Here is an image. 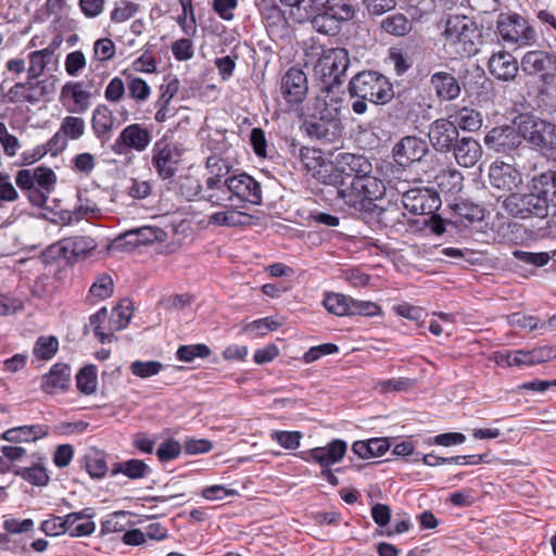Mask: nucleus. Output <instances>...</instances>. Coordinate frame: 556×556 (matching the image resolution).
I'll use <instances>...</instances> for the list:
<instances>
[{"label": "nucleus", "mask_w": 556, "mask_h": 556, "mask_svg": "<svg viewBox=\"0 0 556 556\" xmlns=\"http://www.w3.org/2000/svg\"><path fill=\"white\" fill-rule=\"evenodd\" d=\"M15 184L33 205L42 207L54 189L56 175L46 166L23 168L16 173Z\"/></svg>", "instance_id": "nucleus-1"}, {"label": "nucleus", "mask_w": 556, "mask_h": 556, "mask_svg": "<svg viewBox=\"0 0 556 556\" xmlns=\"http://www.w3.org/2000/svg\"><path fill=\"white\" fill-rule=\"evenodd\" d=\"M386 193L384 182L371 174L353 178L345 188L340 190V199L355 212L372 210L374 202Z\"/></svg>", "instance_id": "nucleus-2"}, {"label": "nucleus", "mask_w": 556, "mask_h": 556, "mask_svg": "<svg viewBox=\"0 0 556 556\" xmlns=\"http://www.w3.org/2000/svg\"><path fill=\"white\" fill-rule=\"evenodd\" d=\"M350 66V55L344 48L321 49L318 59L314 64V76L319 79L324 87L323 91L331 92L334 87L342 84V78Z\"/></svg>", "instance_id": "nucleus-3"}, {"label": "nucleus", "mask_w": 556, "mask_h": 556, "mask_svg": "<svg viewBox=\"0 0 556 556\" xmlns=\"http://www.w3.org/2000/svg\"><path fill=\"white\" fill-rule=\"evenodd\" d=\"M445 42L460 56H470L478 52L481 33L467 16H450L443 33Z\"/></svg>", "instance_id": "nucleus-4"}, {"label": "nucleus", "mask_w": 556, "mask_h": 556, "mask_svg": "<svg viewBox=\"0 0 556 556\" xmlns=\"http://www.w3.org/2000/svg\"><path fill=\"white\" fill-rule=\"evenodd\" d=\"M349 91L352 97L367 99L374 104H386L394 97L389 79L374 71H364L353 76Z\"/></svg>", "instance_id": "nucleus-5"}, {"label": "nucleus", "mask_w": 556, "mask_h": 556, "mask_svg": "<svg viewBox=\"0 0 556 556\" xmlns=\"http://www.w3.org/2000/svg\"><path fill=\"white\" fill-rule=\"evenodd\" d=\"M316 109L319 115H313L306 121V134L312 139L326 143L337 141L342 134V124L338 117V109H329L326 99L320 100L319 98L316 100Z\"/></svg>", "instance_id": "nucleus-6"}, {"label": "nucleus", "mask_w": 556, "mask_h": 556, "mask_svg": "<svg viewBox=\"0 0 556 556\" xmlns=\"http://www.w3.org/2000/svg\"><path fill=\"white\" fill-rule=\"evenodd\" d=\"M236 207H245L247 204L262 203V187L252 176L240 173L226 178Z\"/></svg>", "instance_id": "nucleus-7"}, {"label": "nucleus", "mask_w": 556, "mask_h": 556, "mask_svg": "<svg viewBox=\"0 0 556 556\" xmlns=\"http://www.w3.org/2000/svg\"><path fill=\"white\" fill-rule=\"evenodd\" d=\"M151 153V163L157 176L162 180L173 178L181 161L180 149L175 143L162 138L153 144Z\"/></svg>", "instance_id": "nucleus-8"}, {"label": "nucleus", "mask_w": 556, "mask_h": 556, "mask_svg": "<svg viewBox=\"0 0 556 556\" xmlns=\"http://www.w3.org/2000/svg\"><path fill=\"white\" fill-rule=\"evenodd\" d=\"M543 201L531 187L529 193H510L503 201V207L513 217L518 218H545L548 214L542 205Z\"/></svg>", "instance_id": "nucleus-9"}, {"label": "nucleus", "mask_w": 556, "mask_h": 556, "mask_svg": "<svg viewBox=\"0 0 556 556\" xmlns=\"http://www.w3.org/2000/svg\"><path fill=\"white\" fill-rule=\"evenodd\" d=\"M496 27L504 41L521 46L535 41V31L526 20L517 14H501Z\"/></svg>", "instance_id": "nucleus-10"}, {"label": "nucleus", "mask_w": 556, "mask_h": 556, "mask_svg": "<svg viewBox=\"0 0 556 556\" xmlns=\"http://www.w3.org/2000/svg\"><path fill=\"white\" fill-rule=\"evenodd\" d=\"M152 142V130L141 124H130L126 126L112 144V150L116 154H126L129 151L141 153L148 149Z\"/></svg>", "instance_id": "nucleus-11"}, {"label": "nucleus", "mask_w": 556, "mask_h": 556, "mask_svg": "<svg viewBox=\"0 0 556 556\" xmlns=\"http://www.w3.org/2000/svg\"><path fill=\"white\" fill-rule=\"evenodd\" d=\"M402 204L414 215H432L441 206V199L432 189L416 187L403 192Z\"/></svg>", "instance_id": "nucleus-12"}, {"label": "nucleus", "mask_w": 556, "mask_h": 556, "mask_svg": "<svg viewBox=\"0 0 556 556\" xmlns=\"http://www.w3.org/2000/svg\"><path fill=\"white\" fill-rule=\"evenodd\" d=\"M523 139L532 144L547 149H556V125L543 119L527 118L520 125Z\"/></svg>", "instance_id": "nucleus-13"}, {"label": "nucleus", "mask_w": 556, "mask_h": 556, "mask_svg": "<svg viewBox=\"0 0 556 556\" xmlns=\"http://www.w3.org/2000/svg\"><path fill=\"white\" fill-rule=\"evenodd\" d=\"M293 12V22L302 24L309 21L313 28L320 34L334 36L340 31V22L325 9L315 10L311 5H304V9Z\"/></svg>", "instance_id": "nucleus-14"}, {"label": "nucleus", "mask_w": 556, "mask_h": 556, "mask_svg": "<svg viewBox=\"0 0 556 556\" xmlns=\"http://www.w3.org/2000/svg\"><path fill=\"white\" fill-rule=\"evenodd\" d=\"M308 81L306 74L298 67L289 68L280 79V93L291 105L300 104L306 98Z\"/></svg>", "instance_id": "nucleus-15"}, {"label": "nucleus", "mask_w": 556, "mask_h": 556, "mask_svg": "<svg viewBox=\"0 0 556 556\" xmlns=\"http://www.w3.org/2000/svg\"><path fill=\"white\" fill-rule=\"evenodd\" d=\"M521 70L528 75H540L545 81L556 78V55L542 50L528 51L521 59Z\"/></svg>", "instance_id": "nucleus-16"}, {"label": "nucleus", "mask_w": 556, "mask_h": 556, "mask_svg": "<svg viewBox=\"0 0 556 556\" xmlns=\"http://www.w3.org/2000/svg\"><path fill=\"white\" fill-rule=\"evenodd\" d=\"M429 148L426 140L416 136L402 138L392 149L394 161L403 167L420 162L428 153Z\"/></svg>", "instance_id": "nucleus-17"}, {"label": "nucleus", "mask_w": 556, "mask_h": 556, "mask_svg": "<svg viewBox=\"0 0 556 556\" xmlns=\"http://www.w3.org/2000/svg\"><path fill=\"white\" fill-rule=\"evenodd\" d=\"M428 137L432 148L438 152H450L459 132L451 118H438L430 124Z\"/></svg>", "instance_id": "nucleus-18"}, {"label": "nucleus", "mask_w": 556, "mask_h": 556, "mask_svg": "<svg viewBox=\"0 0 556 556\" xmlns=\"http://www.w3.org/2000/svg\"><path fill=\"white\" fill-rule=\"evenodd\" d=\"M522 132L510 126L494 127L485 136L484 142L489 149L498 153H507L522 143Z\"/></svg>", "instance_id": "nucleus-19"}, {"label": "nucleus", "mask_w": 556, "mask_h": 556, "mask_svg": "<svg viewBox=\"0 0 556 556\" xmlns=\"http://www.w3.org/2000/svg\"><path fill=\"white\" fill-rule=\"evenodd\" d=\"M94 517V509L87 507L79 511L70 513L62 518L66 527V533L71 538H83L90 536L96 531V523L92 521Z\"/></svg>", "instance_id": "nucleus-20"}, {"label": "nucleus", "mask_w": 556, "mask_h": 556, "mask_svg": "<svg viewBox=\"0 0 556 556\" xmlns=\"http://www.w3.org/2000/svg\"><path fill=\"white\" fill-rule=\"evenodd\" d=\"M490 185L502 191H513L521 181V174L507 163H493L489 169Z\"/></svg>", "instance_id": "nucleus-21"}, {"label": "nucleus", "mask_w": 556, "mask_h": 556, "mask_svg": "<svg viewBox=\"0 0 556 556\" xmlns=\"http://www.w3.org/2000/svg\"><path fill=\"white\" fill-rule=\"evenodd\" d=\"M377 211L378 223L384 227L394 230L395 232L407 231L414 222L406 216L402 207L396 203H389L384 207L374 205Z\"/></svg>", "instance_id": "nucleus-22"}, {"label": "nucleus", "mask_w": 556, "mask_h": 556, "mask_svg": "<svg viewBox=\"0 0 556 556\" xmlns=\"http://www.w3.org/2000/svg\"><path fill=\"white\" fill-rule=\"evenodd\" d=\"M96 247L97 243L92 238L79 236L63 239L53 249L58 250L60 256L71 262L78 257H86Z\"/></svg>", "instance_id": "nucleus-23"}, {"label": "nucleus", "mask_w": 556, "mask_h": 556, "mask_svg": "<svg viewBox=\"0 0 556 556\" xmlns=\"http://www.w3.org/2000/svg\"><path fill=\"white\" fill-rule=\"evenodd\" d=\"M348 450V444L341 439H334L325 446L312 448L309 459L319 464L323 468L330 467L343 459ZM308 460V458H306Z\"/></svg>", "instance_id": "nucleus-24"}, {"label": "nucleus", "mask_w": 556, "mask_h": 556, "mask_svg": "<svg viewBox=\"0 0 556 556\" xmlns=\"http://www.w3.org/2000/svg\"><path fill=\"white\" fill-rule=\"evenodd\" d=\"M337 161L345 181L348 178H358L372 173V164L365 155L340 153Z\"/></svg>", "instance_id": "nucleus-25"}, {"label": "nucleus", "mask_w": 556, "mask_h": 556, "mask_svg": "<svg viewBox=\"0 0 556 556\" xmlns=\"http://www.w3.org/2000/svg\"><path fill=\"white\" fill-rule=\"evenodd\" d=\"M531 187L543 201L542 205L547 213L551 206H556V170H547L533 176Z\"/></svg>", "instance_id": "nucleus-26"}, {"label": "nucleus", "mask_w": 556, "mask_h": 556, "mask_svg": "<svg viewBox=\"0 0 556 556\" xmlns=\"http://www.w3.org/2000/svg\"><path fill=\"white\" fill-rule=\"evenodd\" d=\"M451 151L457 164L467 168L475 166L482 156L481 144L472 137L458 139Z\"/></svg>", "instance_id": "nucleus-27"}, {"label": "nucleus", "mask_w": 556, "mask_h": 556, "mask_svg": "<svg viewBox=\"0 0 556 556\" xmlns=\"http://www.w3.org/2000/svg\"><path fill=\"white\" fill-rule=\"evenodd\" d=\"M91 92L85 88L84 81H70L66 83L61 89V101L65 105V100L70 99L73 106L67 108L70 112L83 113L87 111L90 105Z\"/></svg>", "instance_id": "nucleus-28"}, {"label": "nucleus", "mask_w": 556, "mask_h": 556, "mask_svg": "<svg viewBox=\"0 0 556 556\" xmlns=\"http://www.w3.org/2000/svg\"><path fill=\"white\" fill-rule=\"evenodd\" d=\"M490 73L502 80L514 79L518 73L517 60L506 51L494 53L489 60Z\"/></svg>", "instance_id": "nucleus-29"}, {"label": "nucleus", "mask_w": 556, "mask_h": 556, "mask_svg": "<svg viewBox=\"0 0 556 556\" xmlns=\"http://www.w3.org/2000/svg\"><path fill=\"white\" fill-rule=\"evenodd\" d=\"M430 83L435 96L442 101L454 100L460 94V86L451 73L437 72L431 76Z\"/></svg>", "instance_id": "nucleus-30"}, {"label": "nucleus", "mask_w": 556, "mask_h": 556, "mask_svg": "<svg viewBox=\"0 0 556 556\" xmlns=\"http://www.w3.org/2000/svg\"><path fill=\"white\" fill-rule=\"evenodd\" d=\"M314 168V177L317 179V181L324 185L336 187L337 197L340 199L341 188H345L349 184H346V181L344 180V177L341 173V168H339L338 161L336 160L334 163L317 162V165H315Z\"/></svg>", "instance_id": "nucleus-31"}, {"label": "nucleus", "mask_w": 556, "mask_h": 556, "mask_svg": "<svg viewBox=\"0 0 556 556\" xmlns=\"http://www.w3.org/2000/svg\"><path fill=\"white\" fill-rule=\"evenodd\" d=\"M115 116L106 104H98L91 117V128L98 139H108L115 127Z\"/></svg>", "instance_id": "nucleus-32"}, {"label": "nucleus", "mask_w": 556, "mask_h": 556, "mask_svg": "<svg viewBox=\"0 0 556 556\" xmlns=\"http://www.w3.org/2000/svg\"><path fill=\"white\" fill-rule=\"evenodd\" d=\"M71 380V368L66 364H54L50 371L42 377L41 388L46 393L53 394L65 390Z\"/></svg>", "instance_id": "nucleus-33"}, {"label": "nucleus", "mask_w": 556, "mask_h": 556, "mask_svg": "<svg viewBox=\"0 0 556 556\" xmlns=\"http://www.w3.org/2000/svg\"><path fill=\"white\" fill-rule=\"evenodd\" d=\"M224 211L215 212L207 218L208 225L219 227H240L249 224L251 215L239 211L240 207H224Z\"/></svg>", "instance_id": "nucleus-34"}, {"label": "nucleus", "mask_w": 556, "mask_h": 556, "mask_svg": "<svg viewBox=\"0 0 556 556\" xmlns=\"http://www.w3.org/2000/svg\"><path fill=\"white\" fill-rule=\"evenodd\" d=\"M59 43L53 41L47 48L33 51L29 53V65L27 67V76L30 79L39 78L45 70L48 67L50 63L54 60V52Z\"/></svg>", "instance_id": "nucleus-35"}, {"label": "nucleus", "mask_w": 556, "mask_h": 556, "mask_svg": "<svg viewBox=\"0 0 556 556\" xmlns=\"http://www.w3.org/2000/svg\"><path fill=\"white\" fill-rule=\"evenodd\" d=\"M49 433L46 425H30L11 428L3 432L2 439L9 442H35Z\"/></svg>", "instance_id": "nucleus-36"}, {"label": "nucleus", "mask_w": 556, "mask_h": 556, "mask_svg": "<svg viewBox=\"0 0 556 556\" xmlns=\"http://www.w3.org/2000/svg\"><path fill=\"white\" fill-rule=\"evenodd\" d=\"M4 99L9 103H38V97L36 93V87H34V79L28 76L25 81L16 83L12 86L4 94Z\"/></svg>", "instance_id": "nucleus-37"}, {"label": "nucleus", "mask_w": 556, "mask_h": 556, "mask_svg": "<svg viewBox=\"0 0 556 556\" xmlns=\"http://www.w3.org/2000/svg\"><path fill=\"white\" fill-rule=\"evenodd\" d=\"M454 125L463 130L476 131L482 125V116L479 111L463 106L448 116Z\"/></svg>", "instance_id": "nucleus-38"}, {"label": "nucleus", "mask_w": 556, "mask_h": 556, "mask_svg": "<svg viewBox=\"0 0 556 556\" xmlns=\"http://www.w3.org/2000/svg\"><path fill=\"white\" fill-rule=\"evenodd\" d=\"M390 445L386 438H374L367 441H356L352 445V451L361 458H371L384 455Z\"/></svg>", "instance_id": "nucleus-39"}, {"label": "nucleus", "mask_w": 556, "mask_h": 556, "mask_svg": "<svg viewBox=\"0 0 556 556\" xmlns=\"http://www.w3.org/2000/svg\"><path fill=\"white\" fill-rule=\"evenodd\" d=\"M225 182L226 179L220 182H215L212 186L205 185L202 199L213 206H235L232 197H230L229 187H226Z\"/></svg>", "instance_id": "nucleus-40"}, {"label": "nucleus", "mask_w": 556, "mask_h": 556, "mask_svg": "<svg viewBox=\"0 0 556 556\" xmlns=\"http://www.w3.org/2000/svg\"><path fill=\"white\" fill-rule=\"evenodd\" d=\"M208 176L205 179V185L212 186L215 182L224 181L229 177L231 164L228 160L218 155H211L206 159L205 163Z\"/></svg>", "instance_id": "nucleus-41"}, {"label": "nucleus", "mask_w": 556, "mask_h": 556, "mask_svg": "<svg viewBox=\"0 0 556 556\" xmlns=\"http://www.w3.org/2000/svg\"><path fill=\"white\" fill-rule=\"evenodd\" d=\"M122 75L126 78L128 94L137 102H146L151 94V88L148 83L137 76H134L130 70H124Z\"/></svg>", "instance_id": "nucleus-42"}, {"label": "nucleus", "mask_w": 556, "mask_h": 556, "mask_svg": "<svg viewBox=\"0 0 556 556\" xmlns=\"http://www.w3.org/2000/svg\"><path fill=\"white\" fill-rule=\"evenodd\" d=\"M380 27L387 34L401 37L405 36L412 30V22L402 13H395L384 17Z\"/></svg>", "instance_id": "nucleus-43"}, {"label": "nucleus", "mask_w": 556, "mask_h": 556, "mask_svg": "<svg viewBox=\"0 0 556 556\" xmlns=\"http://www.w3.org/2000/svg\"><path fill=\"white\" fill-rule=\"evenodd\" d=\"M150 471L149 466L140 459H129L116 463L112 468V475L123 473L129 479H141Z\"/></svg>", "instance_id": "nucleus-44"}, {"label": "nucleus", "mask_w": 556, "mask_h": 556, "mask_svg": "<svg viewBox=\"0 0 556 556\" xmlns=\"http://www.w3.org/2000/svg\"><path fill=\"white\" fill-rule=\"evenodd\" d=\"M140 11V4L130 0H118L110 13L112 24H122L131 20Z\"/></svg>", "instance_id": "nucleus-45"}, {"label": "nucleus", "mask_w": 556, "mask_h": 556, "mask_svg": "<svg viewBox=\"0 0 556 556\" xmlns=\"http://www.w3.org/2000/svg\"><path fill=\"white\" fill-rule=\"evenodd\" d=\"M98 377L97 367L88 365L83 367L76 375V387L85 395H91L97 391Z\"/></svg>", "instance_id": "nucleus-46"}, {"label": "nucleus", "mask_w": 556, "mask_h": 556, "mask_svg": "<svg viewBox=\"0 0 556 556\" xmlns=\"http://www.w3.org/2000/svg\"><path fill=\"white\" fill-rule=\"evenodd\" d=\"M15 475L37 486H45L50 481L47 469L40 464L30 467H20L15 470Z\"/></svg>", "instance_id": "nucleus-47"}, {"label": "nucleus", "mask_w": 556, "mask_h": 556, "mask_svg": "<svg viewBox=\"0 0 556 556\" xmlns=\"http://www.w3.org/2000/svg\"><path fill=\"white\" fill-rule=\"evenodd\" d=\"M438 186L443 192L458 193L463 189L464 177L457 169H448L437 176Z\"/></svg>", "instance_id": "nucleus-48"}, {"label": "nucleus", "mask_w": 556, "mask_h": 556, "mask_svg": "<svg viewBox=\"0 0 556 556\" xmlns=\"http://www.w3.org/2000/svg\"><path fill=\"white\" fill-rule=\"evenodd\" d=\"M129 513L119 510L114 511L105 517V519L101 523V532L102 534L123 532L129 525Z\"/></svg>", "instance_id": "nucleus-49"}, {"label": "nucleus", "mask_w": 556, "mask_h": 556, "mask_svg": "<svg viewBox=\"0 0 556 556\" xmlns=\"http://www.w3.org/2000/svg\"><path fill=\"white\" fill-rule=\"evenodd\" d=\"M177 189L180 195L188 201L193 200L204 190L200 179L191 174L179 176L177 180Z\"/></svg>", "instance_id": "nucleus-50"}, {"label": "nucleus", "mask_w": 556, "mask_h": 556, "mask_svg": "<svg viewBox=\"0 0 556 556\" xmlns=\"http://www.w3.org/2000/svg\"><path fill=\"white\" fill-rule=\"evenodd\" d=\"M325 308L337 316L350 315V296L341 293H329L324 299Z\"/></svg>", "instance_id": "nucleus-51"}, {"label": "nucleus", "mask_w": 556, "mask_h": 556, "mask_svg": "<svg viewBox=\"0 0 556 556\" xmlns=\"http://www.w3.org/2000/svg\"><path fill=\"white\" fill-rule=\"evenodd\" d=\"M330 15L334 16L340 23L350 21L355 15V8L350 0H329L325 5Z\"/></svg>", "instance_id": "nucleus-52"}, {"label": "nucleus", "mask_w": 556, "mask_h": 556, "mask_svg": "<svg viewBox=\"0 0 556 556\" xmlns=\"http://www.w3.org/2000/svg\"><path fill=\"white\" fill-rule=\"evenodd\" d=\"M86 125L81 117L66 116L62 119L60 131L71 140H78L85 134Z\"/></svg>", "instance_id": "nucleus-53"}, {"label": "nucleus", "mask_w": 556, "mask_h": 556, "mask_svg": "<svg viewBox=\"0 0 556 556\" xmlns=\"http://www.w3.org/2000/svg\"><path fill=\"white\" fill-rule=\"evenodd\" d=\"M114 283L111 276L100 275L89 289V294L96 300H105L113 294Z\"/></svg>", "instance_id": "nucleus-54"}, {"label": "nucleus", "mask_w": 556, "mask_h": 556, "mask_svg": "<svg viewBox=\"0 0 556 556\" xmlns=\"http://www.w3.org/2000/svg\"><path fill=\"white\" fill-rule=\"evenodd\" d=\"M59 348V341L55 337H39L34 346V354L40 359H50L54 356Z\"/></svg>", "instance_id": "nucleus-55"}, {"label": "nucleus", "mask_w": 556, "mask_h": 556, "mask_svg": "<svg viewBox=\"0 0 556 556\" xmlns=\"http://www.w3.org/2000/svg\"><path fill=\"white\" fill-rule=\"evenodd\" d=\"M163 367V364L159 361H135L129 368L134 376L147 379L157 375Z\"/></svg>", "instance_id": "nucleus-56"}, {"label": "nucleus", "mask_w": 556, "mask_h": 556, "mask_svg": "<svg viewBox=\"0 0 556 556\" xmlns=\"http://www.w3.org/2000/svg\"><path fill=\"white\" fill-rule=\"evenodd\" d=\"M85 468L92 478H102L108 472V465L104 456L99 452H92L85 457Z\"/></svg>", "instance_id": "nucleus-57"}, {"label": "nucleus", "mask_w": 556, "mask_h": 556, "mask_svg": "<svg viewBox=\"0 0 556 556\" xmlns=\"http://www.w3.org/2000/svg\"><path fill=\"white\" fill-rule=\"evenodd\" d=\"M211 350L206 344L181 345L176 352V356L181 362H192L195 357L205 358L210 356Z\"/></svg>", "instance_id": "nucleus-58"}, {"label": "nucleus", "mask_w": 556, "mask_h": 556, "mask_svg": "<svg viewBox=\"0 0 556 556\" xmlns=\"http://www.w3.org/2000/svg\"><path fill=\"white\" fill-rule=\"evenodd\" d=\"M495 363L503 367L510 366H528L527 351L517 350L514 352H496L494 355Z\"/></svg>", "instance_id": "nucleus-59"}, {"label": "nucleus", "mask_w": 556, "mask_h": 556, "mask_svg": "<svg viewBox=\"0 0 556 556\" xmlns=\"http://www.w3.org/2000/svg\"><path fill=\"white\" fill-rule=\"evenodd\" d=\"M380 314L381 307L377 303L350 296V315L379 316Z\"/></svg>", "instance_id": "nucleus-60"}, {"label": "nucleus", "mask_w": 556, "mask_h": 556, "mask_svg": "<svg viewBox=\"0 0 556 556\" xmlns=\"http://www.w3.org/2000/svg\"><path fill=\"white\" fill-rule=\"evenodd\" d=\"M140 245H148L154 242H162L166 238V232L159 227L144 226L135 228Z\"/></svg>", "instance_id": "nucleus-61"}, {"label": "nucleus", "mask_w": 556, "mask_h": 556, "mask_svg": "<svg viewBox=\"0 0 556 556\" xmlns=\"http://www.w3.org/2000/svg\"><path fill=\"white\" fill-rule=\"evenodd\" d=\"M172 53L177 61H188L193 58L194 49L191 37L181 38L172 43Z\"/></svg>", "instance_id": "nucleus-62"}, {"label": "nucleus", "mask_w": 556, "mask_h": 556, "mask_svg": "<svg viewBox=\"0 0 556 556\" xmlns=\"http://www.w3.org/2000/svg\"><path fill=\"white\" fill-rule=\"evenodd\" d=\"M87 64L85 54L80 50L70 52L65 58V71L70 76H77Z\"/></svg>", "instance_id": "nucleus-63"}, {"label": "nucleus", "mask_w": 556, "mask_h": 556, "mask_svg": "<svg viewBox=\"0 0 556 556\" xmlns=\"http://www.w3.org/2000/svg\"><path fill=\"white\" fill-rule=\"evenodd\" d=\"M125 81L121 77H114L108 84L104 90V98L111 103L122 101L126 93Z\"/></svg>", "instance_id": "nucleus-64"}]
</instances>
